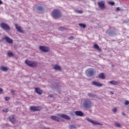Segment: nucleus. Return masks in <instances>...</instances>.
I'll return each mask as SVG.
<instances>
[{"instance_id": "obj_1", "label": "nucleus", "mask_w": 129, "mask_h": 129, "mask_svg": "<svg viewBox=\"0 0 129 129\" xmlns=\"http://www.w3.org/2000/svg\"><path fill=\"white\" fill-rule=\"evenodd\" d=\"M93 106V103H92V101L89 99H85L83 102V107L85 108V109H90L91 107Z\"/></svg>"}, {"instance_id": "obj_2", "label": "nucleus", "mask_w": 129, "mask_h": 129, "mask_svg": "<svg viewBox=\"0 0 129 129\" xmlns=\"http://www.w3.org/2000/svg\"><path fill=\"white\" fill-rule=\"evenodd\" d=\"M52 16L56 20L60 19L62 17V13L59 9H54L52 12Z\"/></svg>"}, {"instance_id": "obj_3", "label": "nucleus", "mask_w": 129, "mask_h": 129, "mask_svg": "<svg viewBox=\"0 0 129 129\" xmlns=\"http://www.w3.org/2000/svg\"><path fill=\"white\" fill-rule=\"evenodd\" d=\"M25 63L27 66H29V67H37V66L38 65V63L36 61H32L29 60H25Z\"/></svg>"}, {"instance_id": "obj_4", "label": "nucleus", "mask_w": 129, "mask_h": 129, "mask_svg": "<svg viewBox=\"0 0 129 129\" xmlns=\"http://www.w3.org/2000/svg\"><path fill=\"white\" fill-rule=\"evenodd\" d=\"M95 73V70L92 68L86 70V74L88 77H92Z\"/></svg>"}, {"instance_id": "obj_5", "label": "nucleus", "mask_w": 129, "mask_h": 129, "mask_svg": "<svg viewBox=\"0 0 129 129\" xmlns=\"http://www.w3.org/2000/svg\"><path fill=\"white\" fill-rule=\"evenodd\" d=\"M1 28H2L4 31H6V32H9V31H10L11 27H10V26L8 25L6 23H2L0 25Z\"/></svg>"}, {"instance_id": "obj_6", "label": "nucleus", "mask_w": 129, "mask_h": 129, "mask_svg": "<svg viewBox=\"0 0 129 129\" xmlns=\"http://www.w3.org/2000/svg\"><path fill=\"white\" fill-rule=\"evenodd\" d=\"M41 109H42V107L41 106H32L30 107V110L35 112V111H41Z\"/></svg>"}, {"instance_id": "obj_7", "label": "nucleus", "mask_w": 129, "mask_h": 129, "mask_svg": "<svg viewBox=\"0 0 129 129\" xmlns=\"http://www.w3.org/2000/svg\"><path fill=\"white\" fill-rule=\"evenodd\" d=\"M86 120H88V121H89V122H91V123H93V124H95L96 125H102V124H101L100 122L92 120L89 118H86Z\"/></svg>"}, {"instance_id": "obj_8", "label": "nucleus", "mask_w": 129, "mask_h": 129, "mask_svg": "<svg viewBox=\"0 0 129 129\" xmlns=\"http://www.w3.org/2000/svg\"><path fill=\"white\" fill-rule=\"evenodd\" d=\"M5 40L6 42H7V43H9V44H13V43H14V40H13L12 39L10 38L9 36H5L2 38V41Z\"/></svg>"}, {"instance_id": "obj_9", "label": "nucleus", "mask_w": 129, "mask_h": 129, "mask_svg": "<svg viewBox=\"0 0 129 129\" xmlns=\"http://www.w3.org/2000/svg\"><path fill=\"white\" fill-rule=\"evenodd\" d=\"M39 49H40L41 51L44 52V53H47V52H49L50 51L49 47L44 46H39Z\"/></svg>"}, {"instance_id": "obj_10", "label": "nucleus", "mask_w": 129, "mask_h": 129, "mask_svg": "<svg viewBox=\"0 0 129 129\" xmlns=\"http://www.w3.org/2000/svg\"><path fill=\"white\" fill-rule=\"evenodd\" d=\"M98 5L99 8L102 10H104L105 9V3L104 1L98 2Z\"/></svg>"}, {"instance_id": "obj_11", "label": "nucleus", "mask_w": 129, "mask_h": 129, "mask_svg": "<svg viewBox=\"0 0 129 129\" xmlns=\"http://www.w3.org/2000/svg\"><path fill=\"white\" fill-rule=\"evenodd\" d=\"M92 85L94 86H97V87H102L103 86V84H101L97 81H93L92 82Z\"/></svg>"}, {"instance_id": "obj_12", "label": "nucleus", "mask_w": 129, "mask_h": 129, "mask_svg": "<svg viewBox=\"0 0 129 129\" xmlns=\"http://www.w3.org/2000/svg\"><path fill=\"white\" fill-rule=\"evenodd\" d=\"M57 115H58V116H60L62 118H64V119H67L68 120H70L71 119L70 116L68 115L64 114H58Z\"/></svg>"}, {"instance_id": "obj_13", "label": "nucleus", "mask_w": 129, "mask_h": 129, "mask_svg": "<svg viewBox=\"0 0 129 129\" xmlns=\"http://www.w3.org/2000/svg\"><path fill=\"white\" fill-rule=\"evenodd\" d=\"M9 120L12 122V123H13V124H16V117H15V115H12L9 117Z\"/></svg>"}, {"instance_id": "obj_14", "label": "nucleus", "mask_w": 129, "mask_h": 129, "mask_svg": "<svg viewBox=\"0 0 129 129\" xmlns=\"http://www.w3.org/2000/svg\"><path fill=\"white\" fill-rule=\"evenodd\" d=\"M88 96L90 97H93V98H97V99H101L100 97H99L97 95H95V94H93L92 93H88Z\"/></svg>"}, {"instance_id": "obj_15", "label": "nucleus", "mask_w": 129, "mask_h": 129, "mask_svg": "<svg viewBox=\"0 0 129 129\" xmlns=\"http://www.w3.org/2000/svg\"><path fill=\"white\" fill-rule=\"evenodd\" d=\"M106 34L109 35V36H113V35H115V31L109 29L106 32Z\"/></svg>"}, {"instance_id": "obj_16", "label": "nucleus", "mask_w": 129, "mask_h": 129, "mask_svg": "<svg viewBox=\"0 0 129 129\" xmlns=\"http://www.w3.org/2000/svg\"><path fill=\"white\" fill-rule=\"evenodd\" d=\"M36 11L39 14L43 13V12H44V7H43V6H39L37 7Z\"/></svg>"}, {"instance_id": "obj_17", "label": "nucleus", "mask_w": 129, "mask_h": 129, "mask_svg": "<svg viewBox=\"0 0 129 129\" xmlns=\"http://www.w3.org/2000/svg\"><path fill=\"white\" fill-rule=\"evenodd\" d=\"M51 119H52L53 120H55V121H61V119L60 118V117H57L56 116H51Z\"/></svg>"}, {"instance_id": "obj_18", "label": "nucleus", "mask_w": 129, "mask_h": 129, "mask_svg": "<svg viewBox=\"0 0 129 129\" xmlns=\"http://www.w3.org/2000/svg\"><path fill=\"white\" fill-rule=\"evenodd\" d=\"M75 113L76 115H77L78 116H83L84 114L81 111H76L75 112Z\"/></svg>"}, {"instance_id": "obj_19", "label": "nucleus", "mask_w": 129, "mask_h": 129, "mask_svg": "<svg viewBox=\"0 0 129 129\" xmlns=\"http://www.w3.org/2000/svg\"><path fill=\"white\" fill-rule=\"evenodd\" d=\"M53 69H54V70H57V71H62V68L58 64L54 65Z\"/></svg>"}, {"instance_id": "obj_20", "label": "nucleus", "mask_w": 129, "mask_h": 129, "mask_svg": "<svg viewBox=\"0 0 129 129\" xmlns=\"http://www.w3.org/2000/svg\"><path fill=\"white\" fill-rule=\"evenodd\" d=\"M15 28L18 32H20V33H23V30H22V28L21 26H18V24L15 25Z\"/></svg>"}, {"instance_id": "obj_21", "label": "nucleus", "mask_w": 129, "mask_h": 129, "mask_svg": "<svg viewBox=\"0 0 129 129\" xmlns=\"http://www.w3.org/2000/svg\"><path fill=\"white\" fill-rule=\"evenodd\" d=\"M109 83L112 85H119V82L116 81H111L109 82Z\"/></svg>"}, {"instance_id": "obj_22", "label": "nucleus", "mask_w": 129, "mask_h": 129, "mask_svg": "<svg viewBox=\"0 0 129 129\" xmlns=\"http://www.w3.org/2000/svg\"><path fill=\"white\" fill-rule=\"evenodd\" d=\"M35 92L37 93V94L41 95L43 93V91L41 90L39 88H36L35 89Z\"/></svg>"}, {"instance_id": "obj_23", "label": "nucleus", "mask_w": 129, "mask_h": 129, "mask_svg": "<svg viewBox=\"0 0 129 129\" xmlns=\"http://www.w3.org/2000/svg\"><path fill=\"white\" fill-rule=\"evenodd\" d=\"M94 49H95L96 50H97V51H99V52H101V49L99 48V46L97 45V44H95L93 46Z\"/></svg>"}, {"instance_id": "obj_24", "label": "nucleus", "mask_w": 129, "mask_h": 129, "mask_svg": "<svg viewBox=\"0 0 129 129\" xmlns=\"http://www.w3.org/2000/svg\"><path fill=\"white\" fill-rule=\"evenodd\" d=\"M99 78L101 79H104L105 78V76H104V73H100L99 74Z\"/></svg>"}, {"instance_id": "obj_25", "label": "nucleus", "mask_w": 129, "mask_h": 129, "mask_svg": "<svg viewBox=\"0 0 129 129\" xmlns=\"http://www.w3.org/2000/svg\"><path fill=\"white\" fill-rule=\"evenodd\" d=\"M1 69L2 71H5V72H7V71L9 70V69L7 68L6 67H2Z\"/></svg>"}, {"instance_id": "obj_26", "label": "nucleus", "mask_w": 129, "mask_h": 129, "mask_svg": "<svg viewBox=\"0 0 129 129\" xmlns=\"http://www.w3.org/2000/svg\"><path fill=\"white\" fill-rule=\"evenodd\" d=\"M7 55L8 56H9V57H14V53L11 51H8L7 52Z\"/></svg>"}, {"instance_id": "obj_27", "label": "nucleus", "mask_w": 129, "mask_h": 129, "mask_svg": "<svg viewBox=\"0 0 129 129\" xmlns=\"http://www.w3.org/2000/svg\"><path fill=\"white\" fill-rule=\"evenodd\" d=\"M79 26L82 28H83V29H85V28H86V25L84 24L80 23L79 24Z\"/></svg>"}, {"instance_id": "obj_28", "label": "nucleus", "mask_w": 129, "mask_h": 129, "mask_svg": "<svg viewBox=\"0 0 129 129\" xmlns=\"http://www.w3.org/2000/svg\"><path fill=\"white\" fill-rule=\"evenodd\" d=\"M108 4L110 6H114V5H115V3H114V2H112V1L108 2Z\"/></svg>"}, {"instance_id": "obj_29", "label": "nucleus", "mask_w": 129, "mask_h": 129, "mask_svg": "<svg viewBox=\"0 0 129 129\" xmlns=\"http://www.w3.org/2000/svg\"><path fill=\"white\" fill-rule=\"evenodd\" d=\"M69 128L70 129L76 128V125H73V124L70 125L69 126Z\"/></svg>"}, {"instance_id": "obj_30", "label": "nucleus", "mask_w": 129, "mask_h": 129, "mask_svg": "<svg viewBox=\"0 0 129 129\" xmlns=\"http://www.w3.org/2000/svg\"><path fill=\"white\" fill-rule=\"evenodd\" d=\"M58 30H59V31H65V30H66V28L64 27H59L58 28Z\"/></svg>"}, {"instance_id": "obj_31", "label": "nucleus", "mask_w": 129, "mask_h": 129, "mask_svg": "<svg viewBox=\"0 0 129 129\" xmlns=\"http://www.w3.org/2000/svg\"><path fill=\"white\" fill-rule=\"evenodd\" d=\"M115 125L117 127H121V125L119 123H115Z\"/></svg>"}, {"instance_id": "obj_32", "label": "nucleus", "mask_w": 129, "mask_h": 129, "mask_svg": "<svg viewBox=\"0 0 129 129\" xmlns=\"http://www.w3.org/2000/svg\"><path fill=\"white\" fill-rule=\"evenodd\" d=\"M112 111H113V112H114V113H115V112H116V111H117V109L116 108H115L112 109Z\"/></svg>"}, {"instance_id": "obj_33", "label": "nucleus", "mask_w": 129, "mask_h": 129, "mask_svg": "<svg viewBox=\"0 0 129 129\" xmlns=\"http://www.w3.org/2000/svg\"><path fill=\"white\" fill-rule=\"evenodd\" d=\"M3 112H8V111H9V110L7 108H4L3 110Z\"/></svg>"}, {"instance_id": "obj_34", "label": "nucleus", "mask_w": 129, "mask_h": 129, "mask_svg": "<svg viewBox=\"0 0 129 129\" xmlns=\"http://www.w3.org/2000/svg\"><path fill=\"white\" fill-rule=\"evenodd\" d=\"M11 93L12 94V95H15V93L16 92L15 90H12L11 91Z\"/></svg>"}, {"instance_id": "obj_35", "label": "nucleus", "mask_w": 129, "mask_h": 129, "mask_svg": "<svg viewBox=\"0 0 129 129\" xmlns=\"http://www.w3.org/2000/svg\"><path fill=\"white\" fill-rule=\"evenodd\" d=\"M5 100L6 101H9V100H10V97H6Z\"/></svg>"}, {"instance_id": "obj_36", "label": "nucleus", "mask_w": 129, "mask_h": 129, "mask_svg": "<svg viewBox=\"0 0 129 129\" xmlns=\"http://www.w3.org/2000/svg\"><path fill=\"white\" fill-rule=\"evenodd\" d=\"M77 13H78V14H83V11H81V10H79V11H78L77 12Z\"/></svg>"}, {"instance_id": "obj_37", "label": "nucleus", "mask_w": 129, "mask_h": 129, "mask_svg": "<svg viewBox=\"0 0 129 129\" xmlns=\"http://www.w3.org/2000/svg\"><path fill=\"white\" fill-rule=\"evenodd\" d=\"M69 40H74V37L73 36H71L70 37L68 38Z\"/></svg>"}, {"instance_id": "obj_38", "label": "nucleus", "mask_w": 129, "mask_h": 129, "mask_svg": "<svg viewBox=\"0 0 129 129\" xmlns=\"http://www.w3.org/2000/svg\"><path fill=\"white\" fill-rule=\"evenodd\" d=\"M125 105H128L129 104V101H125L124 103Z\"/></svg>"}, {"instance_id": "obj_39", "label": "nucleus", "mask_w": 129, "mask_h": 129, "mask_svg": "<svg viewBox=\"0 0 129 129\" xmlns=\"http://www.w3.org/2000/svg\"><path fill=\"white\" fill-rule=\"evenodd\" d=\"M3 92H4V90H3L2 88H0V94H2Z\"/></svg>"}, {"instance_id": "obj_40", "label": "nucleus", "mask_w": 129, "mask_h": 129, "mask_svg": "<svg viewBox=\"0 0 129 129\" xmlns=\"http://www.w3.org/2000/svg\"><path fill=\"white\" fill-rule=\"evenodd\" d=\"M116 10L117 11H121V9L120 7H117Z\"/></svg>"}, {"instance_id": "obj_41", "label": "nucleus", "mask_w": 129, "mask_h": 129, "mask_svg": "<svg viewBox=\"0 0 129 129\" xmlns=\"http://www.w3.org/2000/svg\"><path fill=\"white\" fill-rule=\"evenodd\" d=\"M48 97H54V96L53 95V94H50L49 95Z\"/></svg>"}, {"instance_id": "obj_42", "label": "nucleus", "mask_w": 129, "mask_h": 129, "mask_svg": "<svg viewBox=\"0 0 129 129\" xmlns=\"http://www.w3.org/2000/svg\"><path fill=\"white\" fill-rule=\"evenodd\" d=\"M43 129H50V128L48 127H44Z\"/></svg>"}, {"instance_id": "obj_43", "label": "nucleus", "mask_w": 129, "mask_h": 129, "mask_svg": "<svg viewBox=\"0 0 129 129\" xmlns=\"http://www.w3.org/2000/svg\"><path fill=\"white\" fill-rule=\"evenodd\" d=\"M0 5H3V2L1 0H0Z\"/></svg>"}, {"instance_id": "obj_44", "label": "nucleus", "mask_w": 129, "mask_h": 129, "mask_svg": "<svg viewBox=\"0 0 129 129\" xmlns=\"http://www.w3.org/2000/svg\"><path fill=\"white\" fill-rule=\"evenodd\" d=\"M122 114H123V115H124V116H125V113H124V112H122Z\"/></svg>"}, {"instance_id": "obj_45", "label": "nucleus", "mask_w": 129, "mask_h": 129, "mask_svg": "<svg viewBox=\"0 0 129 129\" xmlns=\"http://www.w3.org/2000/svg\"><path fill=\"white\" fill-rule=\"evenodd\" d=\"M111 94H114L113 92H111Z\"/></svg>"}, {"instance_id": "obj_46", "label": "nucleus", "mask_w": 129, "mask_h": 129, "mask_svg": "<svg viewBox=\"0 0 129 129\" xmlns=\"http://www.w3.org/2000/svg\"><path fill=\"white\" fill-rule=\"evenodd\" d=\"M1 33H0V36H1Z\"/></svg>"}]
</instances>
